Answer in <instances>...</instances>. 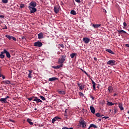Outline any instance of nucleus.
Returning <instances> with one entry per match:
<instances>
[{
	"mask_svg": "<svg viewBox=\"0 0 129 129\" xmlns=\"http://www.w3.org/2000/svg\"><path fill=\"white\" fill-rule=\"evenodd\" d=\"M56 80H58V78L56 77L50 78L48 79V81H56Z\"/></svg>",
	"mask_w": 129,
	"mask_h": 129,
	"instance_id": "aec40b11",
	"label": "nucleus"
},
{
	"mask_svg": "<svg viewBox=\"0 0 129 129\" xmlns=\"http://www.w3.org/2000/svg\"><path fill=\"white\" fill-rule=\"evenodd\" d=\"M5 83H6V84H11V81H6L5 82Z\"/></svg>",
	"mask_w": 129,
	"mask_h": 129,
	"instance_id": "4c0bfd02",
	"label": "nucleus"
},
{
	"mask_svg": "<svg viewBox=\"0 0 129 129\" xmlns=\"http://www.w3.org/2000/svg\"><path fill=\"white\" fill-rule=\"evenodd\" d=\"M35 97L32 96V97H30V98H27V99H28V100H29V101H31V100H34V99H35Z\"/></svg>",
	"mask_w": 129,
	"mask_h": 129,
	"instance_id": "473e14b6",
	"label": "nucleus"
},
{
	"mask_svg": "<svg viewBox=\"0 0 129 129\" xmlns=\"http://www.w3.org/2000/svg\"><path fill=\"white\" fill-rule=\"evenodd\" d=\"M33 101H36V103H39V102H43L42 100L38 99L37 97H35L34 99H33Z\"/></svg>",
	"mask_w": 129,
	"mask_h": 129,
	"instance_id": "9d476101",
	"label": "nucleus"
},
{
	"mask_svg": "<svg viewBox=\"0 0 129 129\" xmlns=\"http://www.w3.org/2000/svg\"><path fill=\"white\" fill-rule=\"evenodd\" d=\"M61 54V52L60 51L57 52V55H60Z\"/></svg>",
	"mask_w": 129,
	"mask_h": 129,
	"instance_id": "13d9d810",
	"label": "nucleus"
},
{
	"mask_svg": "<svg viewBox=\"0 0 129 129\" xmlns=\"http://www.w3.org/2000/svg\"><path fill=\"white\" fill-rule=\"evenodd\" d=\"M4 53H5V54H6L7 58H11V54H10V52L6 50V49H4Z\"/></svg>",
	"mask_w": 129,
	"mask_h": 129,
	"instance_id": "9b49d317",
	"label": "nucleus"
},
{
	"mask_svg": "<svg viewBox=\"0 0 129 129\" xmlns=\"http://www.w3.org/2000/svg\"><path fill=\"white\" fill-rule=\"evenodd\" d=\"M62 129H69V128L66 127V126H63L62 127Z\"/></svg>",
	"mask_w": 129,
	"mask_h": 129,
	"instance_id": "09e8293b",
	"label": "nucleus"
},
{
	"mask_svg": "<svg viewBox=\"0 0 129 129\" xmlns=\"http://www.w3.org/2000/svg\"><path fill=\"white\" fill-rule=\"evenodd\" d=\"M58 49H64V44H58Z\"/></svg>",
	"mask_w": 129,
	"mask_h": 129,
	"instance_id": "7c9ffc66",
	"label": "nucleus"
},
{
	"mask_svg": "<svg viewBox=\"0 0 129 129\" xmlns=\"http://www.w3.org/2000/svg\"><path fill=\"white\" fill-rule=\"evenodd\" d=\"M44 34L41 32L38 34V39H43L44 38Z\"/></svg>",
	"mask_w": 129,
	"mask_h": 129,
	"instance_id": "6ab92c4d",
	"label": "nucleus"
},
{
	"mask_svg": "<svg viewBox=\"0 0 129 129\" xmlns=\"http://www.w3.org/2000/svg\"><path fill=\"white\" fill-rule=\"evenodd\" d=\"M27 122H29V124H30V125H33V122H32V119H31L30 118H27Z\"/></svg>",
	"mask_w": 129,
	"mask_h": 129,
	"instance_id": "393cba45",
	"label": "nucleus"
},
{
	"mask_svg": "<svg viewBox=\"0 0 129 129\" xmlns=\"http://www.w3.org/2000/svg\"><path fill=\"white\" fill-rule=\"evenodd\" d=\"M4 29H8V27H7V26L5 25V28Z\"/></svg>",
	"mask_w": 129,
	"mask_h": 129,
	"instance_id": "0e129e2a",
	"label": "nucleus"
},
{
	"mask_svg": "<svg viewBox=\"0 0 129 129\" xmlns=\"http://www.w3.org/2000/svg\"><path fill=\"white\" fill-rule=\"evenodd\" d=\"M90 98H91L92 99V100H94L95 98L94 97H93V96L90 95Z\"/></svg>",
	"mask_w": 129,
	"mask_h": 129,
	"instance_id": "a19ab883",
	"label": "nucleus"
},
{
	"mask_svg": "<svg viewBox=\"0 0 129 129\" xmlns=\"http://www.w3.org/2000/svg\"><path fill=\"white\" fill-rule=\"evenodd\" d=\"M102 118H105V119H107V118H109V117L108 116H104L102 117Z\"/></svg>",
	"mask_w": 129,
	"mask_h": 129,
	"instance_id": "a18cd8bd",
	"label": "nucleus"
},
{
	"mask_svg": "<svg viewBox=\"0 0 129 129\" xmlns=\"http://www.w3.org/2000/svg\"><path fill=\"white\" fill-rule=\"evenodd\" d=\"M90 127H94V128H97V126H96V125H94V124H91Z\"/></svg>",
	"mask_w": 129,
	"mask_h": 129,
	"instance_id": "f704fd0d",
	"label": "nucleus"
},
{
	"mask_svg": "<svg viewBox=\"0 0 129 129\" xmlns=\"http://www.w3.org/2000/svg\"><path fill=\"white\" fill-rule=\"evenodd\" d=\"M4 98L6 99V100H7V99H8V98H10V96H7L5 98Z\"/></svg>",
	"mask_w": 129,
	"mask_h": 129,
	"instance_id": "de8ad7c7",
	"label": "nucleus"
},
{
	"mask_svg": "<svg viewBox=\"0 0 129 129\" xmlns=\"http://www.w3.org/2000/svg\"><path fill=\"white\" fill-rule=\"evenodd\" d=\"M92 26H93L94 27V29H97V28H100V27H101V24H92Z\"/></svg>",
	"mask_w": 129,
	"mask_h": 129,
	"instance_id": "ddd939ff",
	"label": "nucleus"
},
{
	"mask_svg": "<svg viewBox=\"0 0 129 129\" xmlns=\"http://www.w3.org/2000/svg\"><path fill=\"white\" fill-rule=\"evenodd\" d=\"M113 110L115 114L117 113V111H118L117 109V107H114Z\"/></svg>",
	"mask_w": 129,
	"mask_h": 129,
	"instance_id": "72a5a7b5",
	"label": "nucleus"
},
{
	"mask_svg": "<svg viewBox=\"0 0 129 129\" xmlns=\"http://www.w3.org/2000/svg\"><path fill=\"white\" fill-rule=\"evenodd\" d=\"M94 60H95V61H97V58L94 57Z\"/></svg>",
	"mask_w": 129,
	"mask_h": 129,
	"instance_id": "4d7b16f0",
	"label": "nucleus"
},
{
	"mask_svg": "<svg viewBox=\"0 0 129 129\" xmlns=\"http://www.w3.org/2000/svg\"><path fill=\"white\" fill-rule=\"evenodd\" d=\"M83 72L84 73H85V74H86V75H87V76H88V74H87V73L85 71H83Z\"/></svg>",
	"mask_w": 129,
	"mask_h": 129,
	"instance_id": "c03bdc74",
	"label": "nucleus"
},
{
	"mask_svg": "<svg viewBox=\"0 0 129 129\" xmlns=\"http://www.w3.org/2000/svg\"><path fill=\"white\" fill-rule=\"evenodd\" d=\"M69 129H73V127L69 128Z\"/></svg>",
	"mask_w": 129,
	"mask_h": 129,
	"instance_id": "774afa93",
	"label": "nucleus"
},
{
	"mask_svg": "<svg viewBox=\"0 0 129 129\" xmlns=\"http://www.w3.org/2000/svg\"><path fill=\"white\" fill-rule=\"evenodd\" d=\"M75 2H76V3H81L80 0H75Z\"/></svg>",
	"mask_w": 129,
	"mask_h": 129,
	"instance_id": "8fccbe9b",
	"label": "nucleus"
},
{
	"mask_svg": "<svg viewBox=\"0 0 129 129\" xmlns=\"http://www.w3.org/2000/svg\"><path fill=\"white\" fill-rule=\"evenodd\" d=\"M58 119H61V118L58 116H56V117H54L52 119V123H54L55 121H56V120H58Z\"/></svg>",
	"mask_w": 129,
	"mask_h": 129,
	"instance_id": "f8f14e48",
	"label": "nucleus"
},
{
	"mask_svg": "<svg viewBox=\"0 0 129 129\" xmlns=\"http://www.w3.org/2000/svg\"><path fill=\"white\" fill-rule=\"evenodd\" d=\"M57 92L59 94H62V95H65V94H66V92L64 91V90H61V91L58 90Z\"/></svg>",
	"mask_w": 129,
	"mask_h": 129,
	"instance_id": "2eb2a0df",
	"label": "nucleus"
},
{
	"mask_svg": "<svg viewBox=\"0 0 129 129\" xmlns=\"http://www.w3.org/2000/svg\"><path fill=\"white\" fill-rule=\"evenodd\" d=\"M91 127H90V126H89V127H88V129H90Z\"/></svg>",
	"mask_w": 129,
	"mask_h": 129,
	"instance_id": "338daca9",
	"label": "nucleus"
},
{
	"mask_svg": "<svg viewBox=\"0 0 129 129\" xmlns=\"http://www.w3.org/2000/svg\"><path fill=\"white\" fill-rule=\"evenodd\" d=\"M118 107L120 108V110H123L124 108L123 107H122V103L118 102Z\"/></svg>",
	"mask_w": 129,
	"mask_h": 129,
	"instance_id": "a211bd4d",
	"label": "nucleus"
},
{
	"mask_svg": "<svg viewBox=\"0 0 129 129\" xmlns=\"http://www.w3.org/2000/svg\"><path fill=\"white\" fill-rule=\"evenodd\" d=\"M29 74H32L33 73V71H29Z\"/></svg>",
	"mask_w": 129,
	"mask_h": 129,
	"instance_id": "864d4df0",
	"label": "nucleus"
},
{
	"mask_svg": "<svg viewBox=\"0 0 129 129\" xmlns=\"http://www.w3.org/2000/svg\"><path fill=\"white\" fill-rule=\"evenodd\" d=\"M91 81H92V83L93 84V90H96V88L95 86L96 85V84L92 80H91Z\"/></svg>",
	"mask_w": 129,
	"mask_h": 129,
	"instance_id": "412c9836",
	"label": "nucleus"
},
{
	"mask_svg": "<svg viewBox=\"0 0 129 129\" xmlns=\"http://www.w3.org/2000/svg\"><path fill=\"white\" fill-rule=\"evenodd\" d=\"M39 97L42 99V100H46V98L43 96H40Z\"/></svg>",
	"mask_w": 129,
	"mask_h": 129,
	"instance_id": "c9c22d12",
	"label": "nucleus"
},
{
	"mask_svg": "<svg viewBox=\"0 0 129 129\" xmlns=\"http://www.w3.org/2000/svg\"><path fill=\"white\" fill-rule=\"evenodd\" d=\"M0 101H1L2 103L3 102H4V103H8V101H7L5 98L0 99Z\"/></svg>",
	"mask_w": 129,
	"mask_h": 129,
	"instance_id": "5701e85b",
	"label": "nucleus"
},
{
	"mask_svg": "<svg viewBox=\"0 0 129 129\" xmlns=\"http://www.w3.org/2000/svg\"><path fill=\"white\" fill-rule=\"evenodd\" d=\"M4 54H5V52H4V51L1 52L0 58L1 59H4V58H5V55Z\"/></svg>",
	"mask_w": 129,
	"mask_h": 129,
	"instance_id": "a878e982",
	"label": "nucleus"
},
{
	"mask_svg": "<svg viewBox=\"0 0 129 129\" xmlns=\"http://www.w3.org/2000/svg\"><path fill=\"white\" fill-rule=\"evenodd\" d=\"M60 56L61 58L58 59V64H63V62H65V60H66V54L61 52Z\"/></svg>",
	"mask_w": 129,
	"mask_h": 129,
	"instance_id": "f257e3e1",
	"label": "nucleus"
},
{
	"mask_svg": "<svg viewBox=\"0 0 129 129\" xmlns=\"http://www.w3.org/2000/svg\"><path fill=\"white\" fill-rule=\"evenodd\" d=\"M90 108L91 112H92L93 114H94V113H95V109L94 108V107L93 106H91L90 107Z\"/></svg>",
	"mask_w": 129,
	"mask_h": 129,
	"instance_id": "dca6fc26",
	"label": "nucleus"
},
{
	"mask_svg": "<svg viewBox=\"0 0 129 129\" xmlns=\"http://www.w3.org/2000/svg\"><path fill=\"white\" fill-rule=\"evenodd\" d=\"M3 76L2 74L0 73V77H2Z\"/></svg>",
	"mask_w": 129,
	"mask_h": 129,
	"instance_id": "69168bd1",
	"label": "nucleus"
},
{
	"mask_svg": "<svg viewBox=\"0 0 129 129\" xmlns=\"http://www.w3.org/2000/svg\"><path fill=\"white\" fill-rule=\"evenodd\" d=\"M83 40L84 42V43H85V44H88V43H89V42H90V39H89L87 37L83 38Z\"/></svg>",
	"mask_w": 129,
	"mask_h": 129,
	"instance_id": "1a4fd4ad",
	"label": "nucleus"
},
{
	"mask_svg": "<svg viewBox=\"0 0 129 129\" xmlns=\"http://www.w3.org/2000/svg\"><path fill=\"white\" fill-rule=\"evenodd\" d=\"M28 9H29L31 14H34V13H36V12H37V9L35 7L29 6Z\"/></svg>",
	"mask_w": 129,
	"mask_h": 129,
	"instance_id": "7ed1b4c3",
	"label": "nucleus"
},
{
	"mask_svg": "<svg viewBox=\"0 0 129 129\" xmlns=\"http://www.w3.org/2000/svg\"><path fill=\"white\" fill-rule=\"evenodd\" d=\"M123 25L124 27H126V26H127L126 23H125V22H123Z\"/></svg>",
	"mask_w": 129,
	"mask_h": 129,
	"instance_id": "49530a36",
	"label": "nucleus"
},
{
	"mask_svg": "<svg viewBox=\"0 0 129 129\" xmlns=\"http://www.w3.org/2000/svg\"><path fill=\"white\" fill-rule=\"evenodd\" d=\"M0 18H2L4 19V18H5V16H4V15H0Z\"/></svg>",
	"mask_w": 129,
	"mask_h": 129,
	"instance_id": "5fc2aeb1",
	"label": "nucleus"
},
{
	"mask_svg": "<svg viewBox=\"0 0 129 129\" xmlns=\"http://www.w3.org/2000/svg\"><path fill=\"white\" fill-rule=\"evenodd\" d=\"M76 55H77V54L76 53H71L70 56L72 58V59H73V58H74V57H75V56H76Z\"/></svg>",
	"mask_w": 129,
	"mask_h": 129,
	"instance_id": "c756f323",
	"label": "nucleus"
},
{
	"mask_svg": "<svg viewBox=\"0 0 129 129\" xmlns=\"http://www.w3.org/2000/svg\"><path fill=\"white\" fill-rule=\"evenodd\" d=\"M106 52H108V53H110V54H112V55H114V52H113L110 49H106Z\"/></svg>",
	"mask_w": 129,
	"mask_h": 129,
	"instance_id": "4be33fe9",
	"label": "nucleus"
},
{
	"mask_svg": "<svg viewBox=\"0 0 129 129\" xmlns=\"http://www.w3.org/2000/svg\"><path fill=\"white\" fill-rule=\"evenodd\" d=\"M10 121H11V122H15V120L11 119H10Z\"/></svg>",
	"mask_w": 129,
	"mask_h": 129,
	"instance_id": "3c124183",
	"label": "nucleus"
},
{
	"mask_svg": "<svg viewBox=\"0 0 129 129\" xmlns=\"http://www.w3.org/2000/svg\"><path fill=\"white\" fill-rule=\"evenodd\" d=\"M116 95H117V93H114L113 94V96H116Z\"/></svg>",
	"mask_w": 129,
	"mask_h": 129,
	"instance_id": "bf43d9fd",
	"label": "nucleus"
},
{
	"mask_svg": "<svg viewBox=\"0 0 129 129\" xmlns=\"http://www.w3.org/2000/svg\"><path fill=\"white\" fill-rule=\"evenodd\" d=\"M2 77L3 79H5L6 78V77H5V76H4V75H3V76H2Z\"/></svg>",
	"mask_w": 129,
	"mask_h": 129,
	"instance_id": "6e6d98bb",
	"label": "nucleus"
},
{
	"mask_svg": "<svg viewBox=\"0 0 129 129\" xmlns=\"http://www.w3.org/2000/svg\"><path fill=\"white\" fill-rule=\"evenodd\" d=\"M113 104H114V105H117V103H113Z\"/></svg>",
	"mask_w": 129,
	"mask_h": 129,
	"instance_id": "052dcab7",
	"label": "nucleus"
},
{
	"mask_svg": "<svg viewBox=\"0 0 129 129\" xmlns=\"http://www.w3.org/2000/svg\"><path fill=\"white\" fill-rule=\"evenodd\" d=\"M21 38H22V40H24V39L26 40V37L25 36H22Z\"/></svg>",
	"mask_w": 129,
	"mask_h": 129,
	"instance_id": "603ef678",
	"label": "nucleus"
},
{
	"mask_svg": "<svg viewBox=\"0 0 129 129\" xmlns=\"http://www.w3.org/2000/svg\"><path fill=\"white\" fill-rule=\"evenodd\" d=\"M79 95L80 96H82V97H83V96H84V94L82 92H79Z\"/></svg>",
	"mask_w": 129,
	"mask_h": 129,
	"instance_id": "e433bc0d",
	"label": "nucleus"
},
{
	"mask_svg": "<svg viewBox=\"0 0 129 129\" xmlns=\"http://www.w3.org/2000/svg\"><path fill=\"white\" fill-rule=\"evenodd\" d=\"M13 41H17V39L16 38V37L12 36V38Z\"/></svg>",
	"mask_w": 129,
	"mask_h": 129,
	"instance_id": "79ce46f5",
	"label": "nucleus"
},
{
	"mask_svg": "<svg viewBox=\"0 0 129 129\" xmlns=\"http://www.w3.org/2000/svg\"><path fill=\"white\" fill-rule=\"evenodd\" d=\"M29 7H31L32 8H35V7H37V3L35 2H31L29 4Z\"/></svg>",
	"mask_w": 129,
	"mask_h": 129,
	"instance_id": "6e6552de",
	"label": "nucleus"
},
{
	"mask_svg": "<svg viewBox=\"0 0 129 129\" xmlns=\"http://www.w3.org/2000/svg\"><path fill=\"white\" fill-rule=\"evenodd\" d=\"M108 90L109 93H111V92H112V90H113V88L112 86H109L108 88Z\"/></svg>",
	"mask_w": 129,
	"mask_h": 129,
	"instance_id": "b1692460",
	"label": "nucleus"
},
{
	"mask_svg": "<svg viewBox=\"0 0 129 129\" xmlns=\"http://www.w3.org/2000/svg\"><path fill=\"white\" fill-rule=\"evenodd\" d=\"M8 0H2V3H3V4H8Z\"/></svg>",
	"mask_w": 129,
	"mask_h": 129,
	"instance_id": "58836bf2",
	"label": "nucleus"
},
{
	"mask_svg": "<svg viewBox=\"0 0 129 129\" xmlns=\"http://www.w3.org/2000/svg\"><path fill=\"white\" fill-rule=\"evenodd\" d=\"M107 65H110L111 66H113V65H115V60H108L107 62Z\"/></svg>",
	"mask_w": 129,
	"mask_h": 129,
	"instance_id": "20e7f679",
	"label": "nucleus"
},
{
	"mask_svg": "<svg viewBox=\"0 0 129 129\" xmlns=\"http://www.w3.org/2000/svg\"><path fill=\"white\" fill-rule=\"evenodd\" d=\"M28 78H32V74H28Z\"/></svg>",
	"mask_w": 129,
	"mask_h": 129,
	"instance_id": "37998d69",
	"label": "nucleus"
},
{
	"mask_svg": "<svg viewBox=\"0 0 129 129\" xmlns=\"http://www.w3.org/2000/svg\"><path fill=\"white\" fill-rule=\"evenodd\" d=\"M54 11L55 14H58L59 13V11H60V7L58 6H55L54 7Z\"/></svg>",
	"mask_w": 129,
	"mask_h": 129,
	"instance_id": "423d86ee",
	"label": "nucleus"
},
{
	"mask_svg": "<svg viewBox=\"0 0 129 129\" xmlns=\"http://www.w3.org/2000/svg\"><path fill=\"white\" fill-rule=\"evenodd\" d=\"M6 37V38H7L8 39H9V40H12V38H13V36H11L9 34H7L5 36Z\"/></svg>",
	"mask_w": 129,
	"mask_h": 129,
	"instance_id": "bb28decb",
	"label": "nucleus"
},
{
	"mask_svg": "<svg viewBox=\"0 0 129 129\" xmlns=\"http://www.w3.org/2000/svg\"><path fill=\"white\" fill-rule=\"evenodd\" d=\"M61 67H63V64H61L59 66H52V68L53 69H59V68H61Z\"/></svg>",
	"mask_w": 129,
	"mask_h": 129,
	"instance_id": "4468645a",
	"label": "nucleus"
},
{
	"mask_svg": "<svg viewBox=\"0 0 129 129\" xmlns=\"http://www.w3.org/2000/svg\"><path fill=\"white\" fill-rule=\"evenodd\" d=\"M43 126H44V125H43V124H41V125H40V127H43Z\"/></svg>",
	"mask_w": 129,
	"mask_h": 129,
	"instance_id": "e2e57ef3",
	"label": "nucleus"
},
{
	"mask_svg": "<svg viewBox=\"0 0 129 129\" xmlns=\"http://www.w3.org/2000/svg\"><path fill=\"white\" fill-rule=\"evenodd\" d=\"M35 47H42L43 43L39 41L34 43Z\"/></svg>",
	"mask_w": 129,
	"mask_h": 129,
	"instance_id": "39448f33",
	"label": "nucleus"
},
{
	"mask_svg": "<svg viewBox=\"0 0 129 129\" xmlns=\"http://www.w3.org/2000/svg\"><path fill=\"white\" fill-rule=\"evenodd\" d=\"M95 115L97 117H102L103 116V115L100 114L99 113H96Z\"/></svg>",
	"mask_w": 129,
	"mask_h": 129,
	"instance_id": "2f4dec72",
	"label": "nucleus"
},
{
	"mask_svg": "<svg viewBox=\"0 0 129 129\" xmlns=\"http://www.w3.org/2000/svg\"><path fill=\"white\" fill-rule=\"evenodd\" d=\"M78 86L80 88V90H83L85 87V85L82 84H78Z\"/></svg>",
	"mask_w": 129,
	"mask_h": 129,
	"instance_id": "0eeeda50",
	"label": "nucleus"
},
{
	"mask_svg": "<svg viewBox=\"0 0 129 129\" xmlns=\"http://www.w3.org/2000/svg\"><path fill=\"white\" fill-rule=\"evenodd\" d=\"M24 7H25V5H24V4H21V5H20V8L21 9H23V8H24Z\"/></svg>",
	"mask_w": 129,
	"mask_h": 129,
	"instance_id": "ea45409f",
	"label": "nucleus"
},
{
	"mask_svg": "<svg viewBox=\"0 0 129 129\" xmlns=\"http://www.w3.org/2000/svg\"><path fill=\"white\" fill-rule=\"evenodd\" d=\"M79 122L82 125V127H86V121L82 120V117L80 118Z\"/></svg>",
	"mask_w": 129,
	"mask_h": 129,
	"instance_id": "f03ea898",
	"label": "nucleus"
},
{
	"mask_svg": "<svg viewBox=\"0 0 129 129\" xmlns=\"http://www.w3.org/2000/svg\"><path fill=\"white\" fill-rule=\"evenodd\" d=\"M98 119L99 121H101V119L98 118Z\"/></svg>",
	"mask_w": 129,
	"mask_h": 129,
	"instance_id": "680f3d73",
	"label": "nucleus"
},
{
	"mask_svg": "<svg viewBox=\"0 0 129 129\" xmlns=\"http://www.w3.org/2000/svg\"><path fill=\"white\" fill-rule=\"evenodd\" d=\"M107 105H108L109 106H112V105H114V104L111 102L107 101Z\"/></svg>",
	"mask_w": 129,
	"mask_h": 129,
	"instance_id": "cd10ccee",
	"label": "nucleus"
},
{
	"mask_svg": "<svg viewBox=\"0 0 129 129\" xmlns=\"http://www.w3.org/2000/svg\"><path fill=\"white\" fill-rule=\"evenodd\" d=\"M71 15H73L74 16H76V15L77 14V13H76V11H74V10H72L71 11Z\"/></svg>",
	"mask_w": 129,
	"mask_h": 129,
	"instance_id": "c85d7f7f",
	"label": "nucleus"
},
{
	"mask_svg": "<svg viewBox=\"0 0 129 129\" xmlns=\"http://www.w3.org/2000/svg\"><path fill=\"white\" fill-rule=\"evenodd\" d=\"M117 32L118 34H126V32H125L124 30H117Z\"/></svg>",
	"mask_w": 129,
	"mask_h": 129,
	"instance_id": "f3484780",
	"label": "nucleus"
}]
</instances>
